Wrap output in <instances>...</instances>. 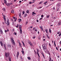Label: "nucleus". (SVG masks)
Wrapping results in <instances>:
<instances>
[{"label":"nucleus","mask_w":61,"mask_h":61,"mask_svg":"<svg viewBox=\"0 0 61 61\" xmlns=\"http://www.w3.org/2000/svg\"><path fill=\"white\" fill-rule=\"evenodd\" d=\"M42 48H43V49L44 50V51H45V50H47L46 46V44H43L42 46Z\"/></svg>","instance_id":"1"},{"label":"nucleus","mask_w":61,"mask_h":61,"mask_svg":"<svg viewBox=\"0 0 61 61\" xmlns=\"http://www.w3.org/2000/svg\"><path fill=\"white\" fill-rule=\"evenodd\" d=\"M10 54L9 52H7L5 53V56L6 57H9Z\"/></svg>","instance_id":"2"},{"label":"nucleus","mask_w":61,"mask_h":61,"mask_svg":"<svg viewBox=\"0 0 61 61\" xmlns=\"http://www.w3.org/2000/svg\"><path fill=\"white\" fill-rule=\"evenodd\" d=\"M3 18L5 22L6 21V19H5V15H3Z\"/></svg>","instance_id":"3"},{"label":"nucleus","mask_w":61,"mask_h":61,"mask_svg":"<svg viewBox=\"0 0 61 61\" xmlns=\"http://www.w3.org/2000/svg\"><path fill=\"white\" fill-rule=\"evenodd\" d=\"M12 3H8V4H7V5L8 6H10V5H12Z\"/></svg>","instance_id":"4"},{"label":"nucleus","mask_w":61,"mask_h":61,"mask_svg":"<svg viewBox=\"0 0 61 61\" xmlns=\"http://www.w3.org/2000/svg\"><path fill=\"white\" fill-rule=\"evenodd\" d=\"M28 43L29 44H30V45L31 46H32V43L30 41H29L28 42Z\"/></svg>","instance_id":"5"},{"label":"nucleus","mask_w":61,"mask_h":61,"mask_svg":"<svg viewBox=\"0 0 61 61\" xmlns=\"http://www.w3.org/2000/svg\"><path fill=\"white\" fill-rule=\"evenodd\" d=\"M0 43L1 46H3V42H2V41H0Z\"/></svg>","instance_id":"6"},{"label":"nucleus","mask_w":61,"mask_h":61,"mask_svg":"<svg viewBox=\"0 0 61 61\" xmlns=\"http://www.w3.org/2000/svg\"><path fill=\"white\" fill-rule=\"evenodd\" d=\"M11 42H12V44L13 45H15V41L13 40V41H11Z\"/></svg>","instance_id":"7"},{"label":"nucleus","mask_w":61,"mask_h":61,"mask_svg":"<svg viewBox=\"0 0 61 61\" xmlns=\"http://www.w3.org/2000/svg\"><path fill=\"white\" fill-rule=\"evenodd\" d=\"M7 46L8 47H10L11 48H12V47H11V44H8L7 45Z\"/></svg>","instance_id":"8"},{"label":"nucleus","mask_w":61,"mask_h":61,"mask_svg":"<svg viewBox=\"0 0 61 61\" xmlns=\"http://www.w3.org/2000/svg\"><path fill=\"white\" fill-rule=\"evenodd\" d=\"M10 40H11V41H14V40H13V37H10Z\"/></svg>","instance_id":"9"},{"label":"nucleus","mask_w":61,"mask_h":61,"mask_svg":"<svg viewBox=\"0 0 61 61\" xmlns=\"http://www.w3.org/2000/svg\"><path fill=\"white\" fill-rule=\"evenodd\" d=\"M4 3L6 5H7V4H8V3H6V0H4Z\"/></svg>","instance_id":"10"},{"label":"nucleus","mask_w":61,"mask_h":61,"mask_svg":"<svg viewBox=\"0 0 61 61\" xmlns=\"http://www.w3.org/2000/svg\"><path fill=\"white\" fill-rule=\"evenodd\" d=\"M40 28H41V31L42 32L43 31V28L42 26H40Z\"/></svg>","instance_id":"11"},{"label":"nucleus","mask_w":61,"mask_h":61,"mask_svg":"<svg viewBox=\"0 0 61 61\" xmlns=\"http://www.w3.org/2000/svg\"><path fill=\"white\" fill-rule=\"evenodd\" d=\"M19 53L18 52H17V56H17V57H18L19 56Z\"/></svg>","instance_id":"12"},{"label":"nucleus","mask_w":61,"mask_h":61,"mask_svg":"<svg viewBox=\"0 0 61 61\" xmlns=\"http://www.w3.org/2000/svg\"><path fill=\"white\" fill-rule=\"evenodd\" d=\"M8 58L9 61H11V57H10V56H9Z\"/></svg>","instance_id":"13"},{"label":"nucleus","mask_w":61,"mask_h":61,"mask_svg":"<svg viewBox=\"0 0 61 61\" xmlns=\"http://www.w3.org/2000/svg\"><path fill=\"white\" fill-rule=\"evenodd\" d=\"M20 34H22V29H20Z\"/></svg>","instance_id":"14"},{"label":"nucleus","mask_w":61,"mask_h":61,"mask_svg":"<svg viewBox=\"0 0 61 61\" xmlns=\"http://www.w3.org/2000/svg\"><path fill=\"white\" fill-rule=\"evenodd\" d=\"M22 26L21 25H19V28L20 29H22Z\"/></svg>","instance_id":"15"},{"label":"nucleus","mask_w":61,"mask_h":61,"mask_svg":"<svg viewBox=\"0 0 61 61\" xmlns=\"http://www.w3.org/2000/svg\"><path fill=\"white\" fill-rule=\"evenodd\" d=\"M21 52H22V53L23 55H24V54H25L24 51H23V50L21 51Z\"/></svg>","instance_id":"16"},{"label":"nucleus","mask_w":61,"mask_h":61,"mask_svg":"<svg viewBox=\"0 0 61 61\" xmlns=\"http://www.w3.org/2000/svg\"><path fill=\"white\" fill-rule=\"evenodd\" d=\"M9 19H7V23H9Z\"/></svg>","instance_id":"17"},{"label":"nucleus","mask_w":61,"mask_h":61,"mask_svg":"<svg viewBox=\"0 0 61 61\" xmlns=\"http://www.w3.org/2000/svg\"><path fill=\"white\" fill-rule=\"evenodd\" d=\"M2 10H3L4 11H5V7L3 8L2 9Z\"/></svg>","instance_id":"18"},{"label":"nucleus","mask_w":61,"mask_h":61,"mask_svg":"<svg viewBox=\"0 0 61 61\" xmlns=\"http://www.w3.org/2000/svg\"><path fill=\"white\" fill-rule=\"evenodd\" d=\"M37 54L38 55V56L39 57V58H40V56H39V53H37Z\"/></svg>","instance_id":"19"},{"label":"nucleus","mask_w":61,"mask_h":61,"mask_svg":"<svg viewBox=\"0 0 61 61\" xmlns=\"http://www.w3.org/2000/svg\"><path fill=\"white\" fill-rule=\"evenodd\" d=\"M27 58H28V59H29V60H31V58L29 57H27Z\"/></svg>","instance_id":"20"},{"label":"nucleus","mask_w":61,"mask_h":61,"mask_svg":"<svg viewBox=\"0 0 61 61\" xmlns=\"http://www.w3.org/2000/svg\"><path fill=\"white\" fill-rule=\"evenodd\" d=\"M54 43L55 46H56V41H54Z\"/></svg>","instance_id":"21"},{"label":"nucleus","mask_w":61,"mask_h":61,"mask_svg":"<svg viewBox=\"0 0 61 61\" xmlns=\"http://www.w3.org/2000/svg\"><path fill=\"white\" fill-rule=\"evenodd\" d=\"M22 44H23V45L24 46H25V43H24V42H22Z\"/></svg>","instance_id":"22"},{"label":"nucleus","mask_w":61,"mask_h":61,"mask_svg":"<svg viewBox=\"0 0 61 61\" xmlns=\"http://www.w3.org/2000/svg\"><path fill=\"white\" fill-rule=\"evenodd\" d=\"M48 54H49V56H51V55H50V53L49 51H48V52H47Z\"/></svg>","instance_id":"23"},{"label":"nucleus","mask_w":61,"mask_h":61,"mask_svg":"<svg viewBox=\"0 0 61 61\" xmlns=\"http://www.w3.org/2000/svg\"><path fill=\"white\" fill-rule=\"evenodd\" d=\"M14 33H13V34L15 35V36H16V34H17V33H15V32H14Z\"/></svg>","instance_id":"24"},{"label":"nucleus","mask_w":61,"mask_h":61,"mask_svg":"<svg viewBox=\"0 0 61 61\" xmlns=\"http://www.w3.org/2000/svg\"><path fill=\"white\" fill-rule=\"evenodd\" d=\"M46 33H48V30H47V29H46Z\"/></svg>","instance_id":"25"},{"label":"nucleus","mask_w":61,"mask_h":61,"mask_svg":"<svg viewBox=\"0 0 61 61\" xmlns=\"http://www.w3.org/2000/svg\"><path fill=\"white\" fill-rule=\"evenodd\" d=\"M19 45L20 46H21V45H22L21 44V43H20V42H19Z\"/></svg>","instance_id":"26"},{"label":"nucleus","mask_w":61,"mask_h":61,"mask_svg":"<svg viewBox=\"0 0 61 61\" xmlns=\"http://www.w3.org/2000/svg\"><path fill=\"white\" fill-rule=\"evenodd\" d=\"M27 14L26 13L24 15V17H25H25H26V16H27Z\"/></svg>","instance_id":"27"},{"label":"nucleus","mask_w":61,"mask_h":61,"mask_svg":"<svg viewBox=\"0 0 61 61\" xmlns=\"http://www.w3.org/2000/svg\"><path fill=\"white\" fill-rule=\"evenodd\" d=\"M21 21H22V20L21 19H20L19 21V22H21Z\"/></svg>","instance_id":"28"},{"label":"nucleus","mask_w":61,"mask_h":61,"mask_svg":"<svg viewBox=\"0 0 61 61\" xmlns=\"http://www.w3.org/2000/svg\"><path fill=\"white\" fill-rule=\"evenodd\" d=\"M35 3V2L34 1L33 2H32V3L31 2H29V4H31V3Z\"/></svg>","instance_id":"29"},{"label":"nucleus","mask_w":61,"mask_h":61,"mask_svg":"<svg viewBox=\"0 0 61 61\" xmlns=\"http://www.w3.org/2000/svg\"><path fill=\"white\" fill-rule=\"evenodd\" d=\"M49 33H51V29H49Z\"/></svg>","instance_id":"30"},{"label":"nucleus","mask_w":61,"mask_h":61,"mask_svg":"<svg viewBox=\"0 0 61 61\" xmlns=\"http://www.w3.org/2000/svg\"><path fill=\"white\" fill-rule=\"evenodd\" d=\"M5 24H6V25H10V24L9 23H6Z\"/></svg>","instance_id":"31"},{"label":"nucleus","mask_w":61,"mask_h":61,"mask_svg":"<svg viewBox=\"0 0 61 61\" xmlns=\"http://www.w3.org/2000/svg\"><path fill=\"white\" fill-rule=\"evenodd\" d=\"M60 33V31H58V32L57 31V34H59Z\"/></svg>","instance_id":"32"},{"label":"nucleus","mask_w":61,"mask_h":61,"mask_svg":"<svg viewBox=\"0 0 61 61\" xmlns=\"http://www.w3.org/2000/svg\"><path fill=\"white\" fill-rule=\"evenodd\" d=\"M14 13V10H12L11 11V13Z\"/></svg>","instance_id":"33"},{"label":"nucleus","mask_w":61,"mask_h":61,"mask_svg":"<svg viewBox=\"0 0 61 61\" xmlns=\"http://www.w3.org/2000/svg\"><path fill=\"white\" fill-rule=\"evenodd\" d=\"M37 53H38V52H39V51L38 50V49H37Z\"/></svg>","instance_id":"34"},{"label":"nucleus","mask_w":61,"mask_h":61,"mask_svg":"<svg viewBox=\"0 0 61 61\" xmlns=\"http://www.w3.org/2000/svg\"><path fill=\"white\" fill-rule=\"evenodd\" d=\"M61 24V23H58L57 24V25H60Z\"/></svg>","instance_id":"35"},{"label":"nucleus","mask_w":61,"mask_h":61,"mask_svg":"<svg viewBox=\"0 0 61 61\" xmlns=\"http://www.w3.org/2000/svg\"><path fill=\"white\" fill-rule=\"evenodd\" d=\"M26 12L27 13H29V10H27V11H26Z\"/></svg>","instance_id":"36"},{"label":"nucleus","mask_w":61,"mask_h":61,"mask_svg":"<svg viewBox=\"0 0 61 61\" xmlns=\"http://www.w3.org/2000/svg\"><path fill=\"white\" fill-rule=\"evenodd\" d=\"M49 17V15H47V18H48Z\"/></svg>","instance_id":"37"},{"label":"nucleus","mask_w":61,"mask_h":61,"mask_svg":"<svg viewBox=\"0 0 61 61\" xmlns=\"http://www.w3.org/2000/svg\"><path fill=\"white\" fill-rule=\"evenodd\" d=\"M0 32H1V33L2 34V33H3V31H2V30H1L0 31Z\"/></svg>","instance_id":"38"},{"label":"nucleus","mask_w":61,"mask_h":61,"mask_svg":"<svg viewBox=\"0 0 61 61\" xmlns=\"http://www.w3.org/2000/svg\"><path fill=\"white\" fill-rule=\"evenodd\" d=\"M16 20H17V18H16V19H15L14 20L15 22V21H16Z\"/></svg>","instance_id":"39"},{"label":"nucleus","mask_w":61,"mask_h":61,"mask_svg":"<svg viewBox=\"0 0 61 61\" xmlns=\"http://www.w3.org/2000/svg\"><path fill=\"white\" fill-rule=\"evenodd\" d=\"M22 15H24L25 14V11H23L22 12Z\"/></svg>","instance_id":"40"},{"label":"nucleus","mask_w":61,"mask_h":61,"mask_svg":"<svg viewBox=\"0 0 61 61\" xmlns=\"http://www.w3.org/2000/svg\"><path fill=\"white\" fill-rule=\"evenodd\" d=\"M21 13H19V16H20V17H21Z\"/></svg>","instance_id":"41"},{"label":"nucleus","mask_w":61,"mask_h":61,"mask_svg":"<svg viewBox=\"0 0 61 61\" xmlns=\"http://www.w3.org/2000/svg\"><path fill=\"white\" fill-rule=\"evenodd\" d=\"M32 14H35V15H36V13H35V12H32Z\"/></svg>","instance_id":"42"},{"label":"nucleus","mask_w":61,"mask_h":61,"mask_svg":"<svg viewBox=\"0 0 61 61\" xmlns=\"http://www.w3.org/2000/svg\"><path fill=\"white\" fill-rule=\"evenodd\" d=\"M43 56L44 58H45V59H46V57H45V56H44V55H43Z\"/></svg>","instance_id":"43"},{"label":"nucleus","mask_w":61,"mask_h":61,"mask_svg":"<svg viewBox=\"0 0 61 61\" xmlns=\"http://www.w3.org/2000/svg\"><path fill=\"white\" fill-rule=\"evenodd\" d=\"M41 54L42 56H44V54L43 53V52H41Z\"/></svg>","instance_id":"44"},{"label":"nucleus","mask_w":61,"mask_h":61,"mask_svg":"<svg viewBox=\"0 0 61 61\" xmlns=\"http://www.w3.org/2000/svg\"><path fill=\"white\" fill-rule=\"evenodd\" d=\"M44 51L46 53V51L47 52V50H45Z\"/></svg>","instance_id":"45"},{"label":"nucleus","mask_w":61,"mask_h":61,"mask_svg":"<svg viewBox=\"0 0 61 61\" xmlns=\"http://www.w3.org/2000/svg\"><path fill=\"white\" fill-rule=\"evenodd\" d=\"M3 45L4 46V47H6V46H5V44H4Z\"/></svg>","instance_id":"46"},{"label":"nucleus","mask_w":61,"mask_h":61,"mask_svg":"<svg viewBox=\"0 0 61 61\" xmlns=\"http://www.w3.org/2000/svg\"><path fill=\"white\" fill-rule=\"evenodd\" d=\"M61 35V32L60 33V34L59 35V36H60Z\"/></svg>","instance_id":"47"},{"label":"nucleus","mask_w":61,"mask_h":61,"mask_svg":"<svg viewBox=\"0 0 61 61\" xmlns=\"http://www.w3.org/2000/svg\"><path fill=\"white\" fill-rule=\"evenodd\" d=\"M5 33H6V32H7V31L6 30H5Z\"/></svg>","instance_id":"48"},{"label":"nucleus","mask_w":61,"mask_h":61,"mask_svg":"<svg viewBox=\"0 0 61 61\" xmlns=\"http://www.w3.org/2000/svg\"><path fill=\"white\" fill-rule=\"evenodd\" d=\"M4 47L5 48V50H6L7 49H6V46Z\"/></svg>","instance_id":"49"},{"label":"nucleus","mask_w":61,"mask_h":61,"mask_svg":"<svg viewBox=\"0 0 61 61\" xmlns=\"http://www.w3.org/2000/svg\"><path fill=\"white\" fill-rule=\"evenodd\" d=\"M42 2L41 1V2H40V3H39V4H42Z\"/></svg>","instance_id":"50"},{"label":"nucleus","mask_w":61,"mask_h":61,"mask_svg":"<svg viewBox=\"0 0 61 61\" xmlns=\"http://www.w3.org/2000/svg\"><path fill=\"white\" fill-rule=\"evenodd\" d=\"M49 58L50 60H51V57H49Z\"/></svg>","instance_id":"51"},{"label":"nucleus","mask_w":61,"mask_h":61,"mask_svg":"<svg viewBox=\"0 0 61 61\" xmlns=\"http://www.w3.org/2000/svg\"><path fill=\"white\" fill-rule=\"evenodd\" d=\"M42 19L43 18H41L39 20H42Z\"/></svg>","instance_id":"52"},{"label":"nucleus","mask_w":61,"mask_h":61,"mask_svg":"<svg viewBox=\"0 0 61 61\" xmlns=\"http://www.w3.org/2000/svg\"><path fill=\"white\" fill-rule=\"evenodd\" d=\"M49 45L50 46H51V44H50V43H49Z\"/></svg>","instance_id":"53"},{"label":"nucleus","mask_w":61,"mask_h":61,"mask_svg":"<svg viewBox=\"0 0 61 61\" xmlns=\"http://www.w3.org/2000/svg\"><path fill=\"white\" fill-rule=\"evenodd\" d=\"M35 27H34L33 28V31H34V30H35Z\"/></svg>","instance_id":"54"},{"label":"nucleus","mask_w":61,"mask_h":61,"mask_svg":"<svg viewBox=\"0 0 61 61\" xmlns=\"http://www.w3.org/2000/svg\"><path fill=\"white\" fill-rule=\"evenodd\" d=\"M60 3H59L58 4V6H59L60 5Z\"/></svg>","instance_id":"55"},{"label":"nucleus","mask_w":61,"mask_h":61,"mask_svg":"<svg viewBox=\"0 0 61 61\" xmlns=\"http://www.w3.org/2000/svg\"><path fill=\"white\" fill-rule=\"evenodd\" d=\"M13 19H16V18L15 17H13Z\"/></svg>","instance_id":"56"},{"label":"nucleus","mask_w":61,"mask_h":61,"mask_svg":"<svg viewBox=\"0 0 61 61\" xmlns=\"http://www.w3.org/2000/svg\"><path fill=\"white\" fill-rule=\"evenodd\" d=\"M21 2L22 1H19V3H21Z\"/></svg>","instance_id":"57"},{"label":"nucleus","mask_w":61,"mask_h":61,"mask_svg":"<svg viewBox=\"0 0 61 61\" xmlns=\"http://www.w3.org/2000/svg\"><path fill=\"white\" fill-rule=\"evenodd\" d=\"M43 16H44L43 15H41V17H43Z\"/></svg>","instance_id":"58"},{"label":"nucleus","mask_w":61,"mask_h":61,"mask_svg":"<svg viewBox=\"0 0 61 61\" xmlns=\"http://www.w3.org/2000/svg\"><path fill=\"white\" fill-rule=\"evenodd\" d=\"M20 58H21V59H22V56H20Z\"/></svg>","instance_id":"59"},{"label":"nucleus","mask_w":61,"mask_h":61,"mask_svg":"<svg viewBox=\"0 0 61 61\" xmlns=\"http://www.w3.org/2000/svg\"><path fill=\"white\" fill-rule=\"evenodd\" d=\"M12 31H13V32H14V31H15V30H14V29H13Z\"/></svg>","instance_id":"60"},{"label":"nucleus","mask_w":61,"mask_h":61,"mask_svg":"<svg viewBox=\"0 0 61 61\" xmlns=\"http://www.w3.org/2000/svg\"><path fill=\"white\" fill-rule=\"evenodd\" d=\"M48 38H49V39L50 38V37H49V36H47Z\"/></svg>","instance_id":"61"},{"label":"nucleus","mask_w":61,"mask_h":61,"mask_svg":"<svg viewBox=\"0 0 61 61\" xmlns=\"http://www.w3.org/2000/svg\"><path fill=\"white\" fill-rule=\"evenodd\" d=\"M30 28H33V26H30Z\"/></svg>","instance_id":"62"},{"label":"nucleus","mask_w":61,"mask_h":61,"mask_svg":"<svg viewBox=\"0 0 61 61\" xmlns=\"http://www.w3.org/2000/svg\"><path fill=\"white\" fill-rule=\"evenodd\" d=\"M56 49L57 50H58V48H57V47H56Z\"/></svg>","instance_id":"63"},{"label":"nucleus","mask_w":61,"mask_h":61,"mask_svg":"<svg viewBox=\"0 0 61 61\" xmlns=\"http://www.w3.org/2000/svg\"><path fill=\"white\" fill-rule=\"evenodd\" d=\"M60 44H61V41H60Z\"/></svg>","instance_id":"64"}]
</instances>
